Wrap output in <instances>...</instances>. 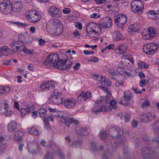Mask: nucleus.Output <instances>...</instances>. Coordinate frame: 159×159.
<instances>
[{
	"instance_id": "nucleus-1",
	"label": "nucleus",
	"mask_w": 159,
	"mask_h": 159,
	"mask_svg": "<svg viewBox=\"0 0 159 159\" xmlns=\"http://www.w3.org/2000/svg\"><path fill=\"white\" fill-rule=\"evenodd\" d=\"M43 64L48 67H53L60 70H64L69 69L72 62L71 61L60 60L56 54H52L49 56L43 62Z\"/></svg>"
},
{
	"instance_id": "nucleus-2",
	"label": "nucleus",
	"mask_w": 159,
	"mask_h": 159,
	"mask_svg": "<svg viewBox=\"0 0 159 159\" xmlns=\"http://www.w3.org/2000/svg\"><path fill=\"white\" fill-rule=\"evenodd\" d=\"M108 133L113 138L111 141L112 150L116 151L117 145L120 146L126 141L125 137L123 135V131L118 127H113L109 129Z\"/></svg>"
},
{
	"instance_id": "nucleus-3",
	"label": "nucleus",
	"mask_w": 159,
	"mask_h": 159,
	"mask_svg": "<svg viewBox=\"0 0 159 159\" xmlns=\"http://www.w3.org/2000/svg\"><path fill=\"white\" fill-rule=\"evenodd\" d=\"M47 28L57 35L61 34L63 30L62 25L60 23L59 21L57 20H51L47 25Z\"/></svg>"
},
{
	"instance_id": "nucleus-4",
	"label": "nucleus",
	"mask_w": 159,
	"mask_h": 159,
	"mask_svg": "<svg viewBox=\"0 0 159 159\" xmlns=\"http://www.w3.org/2000/svg\"><path fill=\"white\" fill-rule=\"evenodd\" d=\"M111 110L109 107H106L103 105L102 100L101 99L97 101L94 107L92 109V112L96 114L99 113L100 111L107 112Z\"/></svg>"
},
{
	"instance_id": "nucleus-5",
	"label": "nucleus",
	"mask_w": 159,
	"mask_h": 159,
	"mask_svg": "<svg viewBox=\"0 0 159 159\" xmlns=\"http://www.w3.org/2000/svg\"><path fill=\"white\" fill-rule=\"evenodd\" d=\"M99 88L102 89L104 92L107 93L106 96L105 101L106 102L108 103L109 102V104L110 107L109 108L111 109L112 108L114 109H116V102L115 100L112 99V98L110 94V90L108 89H107L104 86H99Z\"/></svg>"
},
{
	"instance_id": "nucleus-6",
	"label": "nucleus",
	"mask_w": 159,
	"mask_h": 159,
	"mask_svg": "<svg viewBox=\"0 0 159 159\" xmlns=\"http://www.w3.org/2000/svg\"><path fill=\"white\" fill-rule=\"evenodd\" d=\"M25 18L30 22L36 23L40 20V16L36 11L30 10L26 13Z\"/></svg>"
},
{
	"instance_id": "nucleus-7",
	"label": "nucleus",
	"mask_w": 159,
	"mask_h": 159,
	"mask_svg": "<svg viewBox=\"0 0 159 159\" xmlns=\"http://www.w3.org/2000/svg\"><path fill=\"white\" fill-rule=\"evenodd\" d=\"M144 5L141 1L139 0L133 1L131 3V9L133 12L135 14H140L143 9Z\"/></svg>"
},
{
	"instance_id": "nucleus-8",
	"label": "nucleus",
	"mask_w": 159,
	"mask_h": 159,
	"mask_svg": "<svg viewBox=\"0 0 159 159\" xmlns=\"http://www.w3.org/2000/svg\"><path fill=\"white\" fill-rule=\"evenodd\" d=\"M114 19L117 27L123 30L127 20V16L124 14H119L114 16Z\"/></svg>"
},
{
	"instance_id": "nucleus-9",
	"label": "nucleus",
	"mask_w": 159,
	"mask_h": 159,
	"mask_svg": "<svg viewBox=\"0 0 159 159\" xmlns=\"http://www.w3.org/2000/svg\"><path fill=\"white\" fill-rule=\"evenodd\" d=\"M12 10V5L11 2L6 0L0 3V11L5 14H10Z\"/></svg>"
},
{
	"instance_id": "nucleus-10",
	"label": "nucleus",
	"mask_w": 159,
	"mask_h": 159,
	"mask_svg": "<svg viewBox=\"0 0 159 159\" xmlns=\"http://www.w3.org/2000/svg\"><path fill=\"white\" fill-rule=\"evenodd\" d=\"M18 41H17L19 43L18 45L19 46V44H20L22 47L24 46L23 44H29L31 43L33 40V38L27 33L19 34L18 36Z\"/></svg>"
},
{
	"instance_id": "nucleus-11",
	"label": "nucleus",
	"mask_w": 159,
	"mask_h": 159,
	"mask_svg": "<svg viewBox=\"0 0 159 159\" xmlns=\"http://www.w3.org/2000/svg\"><path fill=\"white\" fill-rule=\"evenodd\" d=\"M158 48V45L154 43H149L145 45L143 48V51L147 54L151 55L154 53Z\"/></svg>"
},
{
	"instance_id": "nucleus-12",
	"label": "nucleus",
	"mask_w": 159,
	"mask_h": 159,
	"mask_svg": "<svg viewBox=\"0 0 159 159\" xmlns=\"http://www.w3.org/2000/svg\"><path fill=\"white\" fill-rule=\"evenodd\" d=\"M156 33V29L151 27L144 29L142 33V35L144 39H151L155 37Z\"/></svg>"
},
{
	"instance_id": "nucleus-13",
	"label": "nucleus",
	"mask_w": 159,
	"mask_h": 159,
	"mask_svg": "<svg viewBox=\"0 0 159 159\" xmlns=\"http://www.w3.org/2000/svg\"><path fill=\"white\" fill-rule=\"evenodd\" d=\"M64 99L62 93L58 92L57 90L54 91L53 93L52 97V102L56 105H59L63 103Z\"/></svg>"
},
{
	"instance_id": "nucleus-14",
	"label": "nucleus",
	"mask_w": 159,
	"mask_h": 159,
	"mask_svg": "<svg viewBox=\"0 0 159 159\" xmlns=\"http://www.w3.org/2000/svg\"><path fill=\"white\" fill-rule=\"evenodd\" d=\"M19 43L17 42H13L11 44V48L13 50L16 49V51L20 52L23 51L25 53L29 55H31L32 54L33 52H34L33 50H29L26 48L22 47L20 44L18 46Z\"/></svg>"
},
{
	"instance_id": "nucleus-15",
	"label": "nucleus",
	"mask_w": 159,
	"mask_h": 159,
	"mask_svg": "<svg viewBox=\"0 0 159 159\" xmlns=\"http://www.w3.org/2000/svg\"><path fill=\"white\" fill-rule=\"evenodd\" d=\"M112 25L111 18L109 17H106L101 20L98 24L99 30L102 32V28H109Z\"/></svg>"
},
{
	"instance_id": "nucleus-16",
	"label": "nucleus",
	"mask_w": 159,
	"mask_h": 159,
	"mask_svg": "<svg viewBox=\"0 0 159 159\" xmlns=\"http://www.w3.org/2000/svg\"><path fill=\"white\" fill-rule=\"evenodd\" d=\"M157 118L156 116L151 112L145 113L142 114L141 116L142 122H149Z\"/></svg>"
},
{
	"instance_id": "nucleus-17",
	"label": "nucleus",
	"mask_w": 159,
	"mask_h": 159,
	"mask_svg": "<svg viewBox=\"0 0 159 159\" xmlns=\"http://www.w3.org/2000/svg\"><path fill=\"white\" fill-rule=\"evenodd\" d=\"M56 85V84L53 81L45 82L40 85V89L43 91H47L51 89H53Z\"/></svg>"
},
{
	"instance_id": "nucleus-18",
	"label": "nucleus",
	"mask_w": 159,
	"mask_h": 159,
	"mask_svg": "<svg viewBox=\"0 0 159 159\" xmlns=\"http://www.w3.org/2000/svg\"><path fill=\"white\" fill-rule=\"evenodd\" d=\"M48 11L49 14L52 17H59L61 16V11L54 6L50 7Z\"/></svg>"
},
{
	"instance_id": "nucleus-19",
	"label": "nucleus",
	"mask_w": 159,
	"mask_h": 159,
	"mask_svg": "<svg viewBox=\"0 0 159 159\" xmlns=\"http://www.w3.org/2000/svg\"><path fill=\"white\" fill-rule=\"evenodd\" d=\"M92 97L91 92L88 91L85 92H82L77 98L78 102L81 103L83 101H85Z\"/></svg>"
},
{
	"instance_id": "nucleus-20",
	"label": "nucleus",
	"mask_w": 159,
	"mask_h": 159,
	"mask_svg": "<svg viewBox=\"0 0 159 159\" xmlns=\"http://www.w3.org/2000/svg\"><path fill=\"white\" fill-rule=\"evenodd\" d=\"M61 120L62 122L64 123L68 127L70 126V123H73L75 125H77L79 123L78 120L73 118L63 116L61 118Z\"/></svg>"
},
{
	"instance_id": "nucleus-21",
	"label": "nucleus",
	"mask_w": 159,
	"mask_h": 159,
	"mask_svg": "<svg viewBox=\"0 0 159 159\" xmlns=\"http://www.w3.org/2000/svg\"><path fill=\"white\" fill-rule=\"evenodd\" d=\"M76 104V101L73 98H67L64 100L63 104L67 108H71L74 107Z\"/></svg>"
},
{
	"instance_id": "nucleus-22",
	"label": "nucleus",
	"mask_w": 159,
	"mask_h": 159,
	"mask_svg": "<svg viewBox=\"0 0 159 159\" xmlns=\"http://www.w3.org/2000/svg\"><path fill=\"white\" fill-rule=\"evenodd\" d=\"M142 154L146 158L151 159L153 157V153H151L150 150L148 148L145 147L143 148Z\"/></svg>"
},
{
	"instance_id": "nucleus-23",
	"label": "nucleus",
	"mask_w": 159,
	"mask_h": 159,
	"mask_svg": "<svg viewBox=\"0 0 159 159\" xmlns=\"http://www.w3.org/2000/svg\"><path fill=\"white\" fill-rule=\"evenodd\" d=\"M34 109L33 106H28L25 108H22L20 110L21 114L22 116L24 117L26 115L30 113Z\"/></svg>"
},
{
	"instance_id": "nucleus-24",
	"label": "nucleus",
	"mask_w": 159,
	"mask_h": 159,
	"mask_svg": "<svg viewBox=\"0 0 159 159\" xmlns=\"http://www.w3.org/2000/svg\"><path fill=\"white\" fill-rule=\"evenodd\" d=\"M99 83L105 86H110L111 84V81L106 77L103 76H101L100 80H99Z\"/></svg>"
},
{
	"instance_id": "nucleus-25",
	"label": "nucleus",
	"mask_w": 159,
	"mask_h": 159,
	"mask_svg": "<svg viewBox=\"0 0 159 159\" xmlns=\"http://www.w3.org/2000/svg\"><path fill=\"white\" fill-rule=\"evenodd\" d=\"M17 123L14 121H11L8 124L7 127L8 131L10 133L14 132L17 128Z\"/></svg>"
},
{
	"instance_id": "nucleus-26",
	"label": "nucleus",
	"mask_w": 159,
	"mask_h": 159,
	"mask_svg": "<svg viewBox=\"0 0 159 159\" xmlns=\"http://www.w3.org/2000/svg\"><path fill=\"white\" fill-rule=\"evenodd\" d=\"M86 30L91 31H97L99 30V28L98 27V24L97 25L96 23L91 22L89 23L86 26Z\"/></svg>"
},
{
	"instance_id": "nucleus-27",
	"label": "nucleus",
	"mask_w": 159,
	"mask_h": 159,
	"mask_svg": "<svg viewBox=\"0 0 159 159\" xmlns=\"http://www.w3.org/2000/svg\"><path fill=\"white\" fill-rule=\"evenodd\" d=\"M24 135V133L22 131L18 130L14 133V139L16 141L20 142L22 140V137Z\"/></svg>"
},
{
	"instance_id": "nucleus-28",
	"label": "nucleus",
	"mask_w": 159,
	"mask_h": 159,
	"mask_svg": "<svg viewBox=\"0 0 159 159\" xmlns=\"http://www.w3.org/2000/svg\"><path fill=\"white\" fill-rule=\"evenodd\" d=\"M27 130L29 133L33 135H38L40 133V131L34 126L28 128H27Z\"/></svg>"
},
{
	"instance_id": "nucleus-29",
	"label": "nucleus",
	"mask_w": 159,
	"mask_h": 159,
	"mask_svg": "<svg viewBox=\"0 0 159 159\" xmlns=\"http://www.w3.org/2000/svg\"><path fill=\"white\" fill-rule=\"evenodd\" d=\"M127 48L123 44L117 45L116 48V52L119 54L124 53L126 51Z\"/></svg>"
},
{
	"instance_id": "nucleus-30",
	"label": "nucleus",
	"mask_w": 159,
	"mask_h": 159,
	"mask_svg": "<svg viewBox=\"0 0 159 159\" xmlns=\"http://www.w3.org/2000/svg\"><path fill=\"white\" fill-rule=\"evenodd\" d=\"M123 97L125 101L126 102L129 101L133 97L129 90H126L124 92Z\"/></svg>"
},
{
	"instance_id": "nucleus-31",
	"label": "nucleus",
	"mask_w": 159,
	"mask_h": 159,
	"mask_svg": "<svg viewBox=\"0 0 159 159\" xmlns=\"http://www.w3.org/2000/svg\"><path fill=\"white\" fill-rule=\"evenodd\" d=\"M113 38L115 41L122 40L124 39L120 33L118 31H116L113 33Z\"/></svg>"
},
{
	"instance_id": "nucleus-32",
	"label": "nucleus",
	"mask_w": 159,
	"mask_h": 159,
	"mask_svg": "<svg viewBox=\"0 0 159 159\" xmlns=\"http://www.w3.org/2000/svg\"><path fill=\"white\" fill-rule=\"evenodd\" d=\"M22 4L20 2H18L14 4L12 10L16 12H20L21 10Z\"/></svg>"
},
{
	"instance_id": "nucleus-33",
	"label": "nucleus",
	"mask_w": 159,
	"mask_h": 159,
	"mask_svg": "<svg viewBox=\"0 0 159 159\" xmlns=\"http://www.w3.org/2000/svg\"><path fill=\"white\" fill-rule=\"evenodd\" d=\"M36 146V144L33 142H30L27 144L28 151L30 153L33 154L34 153L36 152L34 151V148Z\"/></svg>"
},
{
	"instance_id": "nucleus-34",
	"label": "nucleus",
	"mask_w": 159,
	"mask_h": 159,
	"mask_svg": "<svg viewBox=\"0 0 159 159\" xmlns=\"http://www.w3.org/2000/svg\"><path fill=\"white\" fill-rule=\"evenodd\" d=\"M11 50L7 47H4L1 48V52L4 56H7L10 54Z\"/></svg>"
},
{
	"instance_id": "nucleus-35",
	"label": "nucleus",
	"mask_w": 159,
	"mask_h": 159,
	"mask_svg": "<svg viewBox=\"0 0 159 159\" xmlns=\"http://www.w3.org/2000/svg\"><path fill=\"white\" fill-rule=\"evenodd\" d=\"M87 33V35L90 37V38H93L96 37V36L97 35L98 32H100L101 31L100 30H97V31H91L90 30L89 32V30H86Z\"/></svg>"
},
{
	"instance_id": "nucleus-36",
	"label": "nucleus",
	"mask_w": 159,
	"mask_h": 159,
	"mask_svg": "<svg viewBox=\"0 0 159 159\" xmlns=\"http://www.w3.org/2000/svg\"><path fill=\"white\" fill-rule=\"evenodd\" d=\"M151 141H152L154 143L156 144V147L155 148H159V136L156 135L154 137L152 140ZM159 149L156 152H158Z\"/></svg>"
},
{
	"instance_id": "nucleus-37",
	"label": "nucleus",
	"mask_w": 159,
	"mask_h": 159,
	"mask_svg": "<svg viewBox=\"0 0 159 159\" xmlns=\"http://www.w3.org/2000/svg\"><path fill=\"white\" fill-rule=\"evenodd\" d=\"M10 91V88L8 86L3 87L0 86V93L5 94L8 93Z\"/></svg>"
},
{
	"instance_id": "nucleus-38",
	"label": "nucleus",
	"mask_w": 159,
	"mask_h": 159,
	"mask_svg": "<svg viewBox=\"0 0 159 159\" xmlns=\"http://www.w3.org/2000/svg\"><path fill=\"white\" fill-rule=\"evenodd\" d=\"M11 25H16L18 27H25L26 25L24 23L20 22H16L11 21L9 22Z\"/></svg>"
},
{
	"instance_id": "nucleus-39",
	"label": "nucleus",
	"mask_w": 159,
	"mask_h": 159,
	"mask_svg": "<svg viewBox=\"0 0 159 159\" xmlns=\"http://www.w3.org/2000/svg\"><path fill=\"white\" fill-rule=\"evenodd\" d=\"M108 72L111 75L112 79L115 80H117L118 75L115 72L113 69H109L108 70Z\"/></svg>"
},
{
	"instance_id": "nucleus-40",
	"label": "nucleus",
	"mask_w": 159,
	"mask_h": 159,
	"mask_svg": "<svg viewBox=\"0 0 159 159\" xmlns=\"http://www.w3.org/2000/svg\"><path fill=\"white\" fill-rule=\"evenodd\" d=\"M152 129L155 131L158 132L159 131V120L155 121L152 124Z\"/></svg>"
},
{
	"instance_id": "nucleus-41",
	"label": "nucleus",
	"mask_w": 159,
	"mask_h": 159,
	"mask_svg": "<svg viewBox=\"0 0 159 159\" xmlns=\"http://www.w3.org/2000/svg\"><path fill=\"white\" fill-rule=\"evenodd\" d=\"M83 133H79V132H78V133L80 134V135H87L90 133V129L89 127H85L84 128H83Z\"/></svg>"
},
{
	"instance_id": "nucleus-42",
	"label": "nucleus",
	"mask_w": 159,
	"mask_h": 159,
	"mask_svg": "<svg viewBox=\"0 0 159 159\" xmlns=\"http://www.w3.org/2000/svg\"><path fill=\"white\" fill-rule=\"evenodd\" d=\"M83 143L81 140H77L73 142L72 146L73 147H79L81 146Z\"/></svg>"
},
{
	"instance_id": "nucleus-43",
	"label": "nucleus",
	"mask_w": 159,
	"mask_h": 159,
	"mask_svg": "<svg viewBox=\"0 0 159 159\" xmlns=\"http://www.w3.org/2000/svg\"><path fill=\"white\" fill-rule=\"evenodd\" d=\"M38 111L40 116L42 117H44L47 114V111L44 108H41Z\"/></svg>"
},
{
	"instance_id": "nucleus-44",
	"label": "nucleus",
	"mask_w": 159,
	"mask_h": 159,
	"mask_svg": "<svg viewBox=\"0 0 159 159\" xmlns=\"http://www.w3.org/2000/svg\"><path fill=\"white\" fill-rule=\"evenodd\" d=\"M43 121L44 125V128L47 130H49L50 129V126L49 125L48 120L46 118H44L43 119Z\"/></svg>"
},
{
	"instance_id": "nucleus-45",
	"label": "nucleus",
	"mask_w": 159,
	"mask_h": 159,
	"mask_svg": "<svg viewBox=\"0 0 159 159\" xmlns=\"http://www.w3.org/2000/svg\"><path fill=\"white\" fill-rule=\"evenodd\" d=\"M111 152L109 151L106 152L103 156V159H111Z\"/></svg>"
},
{
	"instance_id": "nucleus-46",
	"label": "nucleus",
	"mask_w": 159,
	"mask_h": 159,
	"mask_svg": "<svg viewBox=\"0 0 159 159\" xmlns=\"http://www.w3.org/2000/svg\"><path fill=\"white\" fill-rule=\"evenodd\" d=\"M129 29L131 30L133 32H137L139 30V28L138 25L136 24H134L129 26Z\"/></svg>"
},
{
	"instance_id": "nucleus-47",
	"label": "nucleus",
	"mask_w": 159,
	"mask_h": 159,
	"mask_svg": "<svg viewBox=\"0 0 159 159\" xmlns=\"http://www.w3.org/2000/svg\"><path fill=\"white\" fill-rule=\"evenodd\" d=\"M90 149L93 152H95L97 151V148L96 143L93 142H91L90 144Z\"/></svg>"
},
{
	"instance_id": "nucleus-48",
	"label": "nucleus",
	"mask_w": 159,
	"mask_h": 159,
	"mask_svg": "<svg viewBox=\"0 0 159 159\" xmlns=\"http://www.w3.org/2000/svg\"><path fill=\"white\" fill-rule=\"evenodd\" d=\"M138 66L141 68H147L149 66V65L145 62L140 61L138 63Z\"/></svg>"
},
{
	"instance_id": "nucleus-49",
	"label": "nucleus",
	"mask_w": 159,
	"mask_h": 159,
	"mask_svg": "<svg viewBox=\"0 0 159 159\" xmlns=\"http://www.w3.org/2000/svg\"><path fill=\"white\" fill-rule=\"evenodd\" d=\"M99 137L101 139H105L107 137V134L106 132L105 131L100 132L99 134Z\"/></svg>"
},
{
	"instance_id": "nucleus-50",
	"label": "nucleus",
	"mask_w": 159,
	"mask_h": 159,
	"mask_svg": "<svg viewBox=\"0 0 159 159\" xmlns=\"http://www.w3.org/2000/svg\"><path fill=\"white\" fill-rule=\"evenodd\" d=\"M148 82V80L145 79L141 80L139 82V85L141 87H143L146 85Z\"/></svg>"
},
{
	"instance_id": "nucleus-51",
	"label": "nucleus",
	"mask_w": 159,
	"mask_h": 159,
	"mask_svg": "<svg viewBox=\"0 0 159 159\" xmlns=\"http://www.w3.org/2000/svg\"><path fill=\"white\" fill-rule=\"evenodd\" d=\"M48 110L50 112H51L52 113H56V115L52 114L53 116H58V114L55 108H52L49 107L48 108Z\"/></svg>"
},
{
	"instance_id": "nucleus-52",
	"label": "nucleus",
	"mask_w": 159,
	"mask_h": 159,
	"mask_svg": "<svg viewBox=\"0 0 159 159\" xmlns=\"http://www.w3.org/2000/svg\"><path fill=\"white\" fill-rule=\"evenodd\" d=\"M36 150H34V151L36 152L35 153H34L33 154H36L39 153H42V151L41 149H40V146L39 145H37L36 146Z\"/></svg>"
},
{
	"instance_id": "nucleus-53",
	"label": "nucleus",
	"mask_w": 159,
	"mask_h": 159,
	"mask_svg": "<svg viewBox=\"0 0 159 159\" xmlns=\"http://www.w3.org/2000/svg\"><path fill=\"white\" fill-rule=\"evenodd\" d=\"M57 153L61 159H64L65 158V156L64 154L59 149H58L57 150Z\"/></svg>"
},
{
	"instance_id": "nucleus-54",
	"label": "nucleus",
	"mask_w": 159,
	"mask_h": 159,
	"mask_svg": "<svg viewBox=\"0 0 159 159\" xmlns=\"http://www.w3.org/2000/svg\"><path fill=\"white\" fill-rule=\"evenodd\" d=\"M113 2L111 1L107 2L105 4V7L108 9H110L113 7Z\"/></svg>"
},
{
	"instance_id": "nucleus-55",
	"label": "nucleus",
	"mask_w": 159,
	"mask_h": 159,
	"mask_svg": "<svg viewBox=\"0 0 159 159\" xmlns=\"http://www.w3.org/2000/svg\"><path fill=\"white\" fill-rule=\"evenodd\" d=\"M150 105L149 102L148 100H145L144 101L142 105V107L143 108H147Z\"/></svg>"
},
{
	"instance_id": "nucleus-56",
	"label": "nucleus",
	"mask_w": 159,
	"mask_h": 159,
	"mask_svg": "<svg viewBox=\"0 0 159 159\" xmlns=\"http://www.w3.org/2000/svg\"><path fill=\"white\" fill-rule=\"evenodd\" d=\"M100 16V15L98 13H93L90 15V16L91 18L94 19L98 18Z\"/></svg>"
},
{
	"instance_id": "nucleus-57",
	"label": "nucleus",
	"mask_w": 159,
	"mask_h": 159,
	"mask_svg": "<svg viewBox=\"0 0 159 159\" xmlns=\"http://www.w3.org/2000/svg\"><path fill=\"white\" fill-rule=\"evenodd\" d=\"M132 89L134 91L135 93L136 94H141L142 93V91H141L137 88H134V86L132 87Z\"/></svg>"
},
{
	"instance_id": "nucleus-58",
	"label": "nucleus",
	"mask_w": 159,
	"mask_h": 159,
	"mask_svg": "<svg viewBox=\"0 0 159 159\" xmlns=\"http://www.w3.org/2000/svg\"><path fill=\"white\" fill-rule=\"evenodd\" d=\"M12 113L11 111L10 110H5L4 112V114L7 116H11Z\"/></svg>"
},
{
	"instance_id": "nucleus-59",
	"label": "nucleus",
	"mask_w": 159,
	"mask_h": 159,
	"mask_svg": "<svg viewBox=\"0 0 159 159\" xmlns=\"http://www.w3.org/2000/svg\"><path fill=\"white\" fill-rule=\"evenodd\" d=\"M130 115L129 114L126 113L124 115V118L125 121L126 122H129L130 119Z\"/></svg>"
},
{
	"instance_id": "nucleus-60",
	"label": "nucleus",
	"mask_w": 159,
	"mask_h": 159,
	"mask_svg": "<svg viewBox=\"0 0 159 159\" xmlns=\"http://www.w3.org/2000/svg\"><path fill=\"white\" fill-rule=\"evenodd\" d=\"M122 58L129 60V61L132 63H133L134 62L133 59L132 57L131 56L128 57V56H124Z\"/></svg>"
},
{
	"instance_id": "nucleus-61",
	"label": "nucleus",
	"mask_w": 159,
	"mask_h": 159,
	"mask_svg": "<svg viewBox=\"0 0 159 159\" xmlns=\"http://www.w3.org/2000/svg\"><path fill=\"white\" fill-rule=\"evenodd\" d=\"M7 146L5 144H0V153L2 152L6 149Z\"/></svg>"
},
{
	"instance_id": "nucleus-62",
	"label": "nucleus",
	"mask_w": 159,
	"mask_h": 159,
	"mask_svg": "<svg viewBox=\"0 0 159 159\" xmlns=\"http://www.w3.org/2000/svg\"><path fill=\"white\" fill-rule=\"evenodd\" d=\"M130 139L134 143H136V144H137L139 142V140L138 139L135 137H129Z\"/></svg>"
},
{
	"instance_id": "nucleus-63",
	"label": "nucleus",
	"mask_w": 159,
	"mask_h": 159,
	"mask_svg": "<svg viewBox=\"0 0 159 159\" xmlns=\"http://www.w3.org/2000/svg\"><path fill=\"white\" fill-rule=\"evenodd\" d=\"M75 27L80 30H81L82 28V26L81 23L80 22H76L75 23Z\"/></svg>"
},
{
	"instance_id": "nucleus-64",
	"label": "nucleus",
	"mask_w": 159,
	"mask_h": 159,
	"mask_svg": "<svg viewBox=\"0 0 159 159\" xmlns=\"http://www.w3.org/2000/svg\"><path fill=\"white\" fill-rule=\"evenodd\" d=\"M76 133L77 134L79 135L80 134L78 133V132H79V133H83L84 129L83 128H77L75 129Z\"/></svg>"
}]
</instances>
